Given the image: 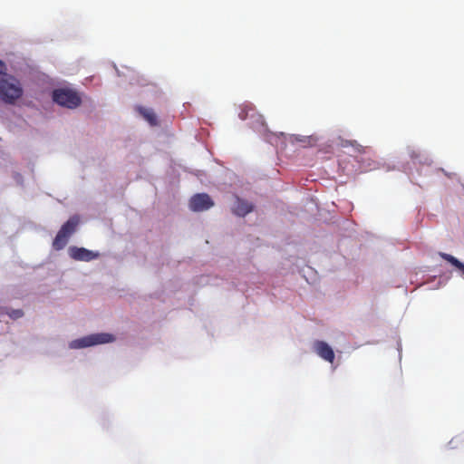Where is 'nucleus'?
I'll return each instance as SVG.
<instances>
[{
	"label": "nucleus",
	"mask_w": 464,
	"mask_h": 464,
	"mask_svg": "<svg viewBox=\"0 0 464 464\" xmlns=\"http://www.w3.org/2000/svg\"><path fill=\"white\" fill-rule=\"evenodd\" d=\"M24 90L15 77L6 72L0 75V99L7 104H14L23 96Z\"/></svg>",
	"instance_id": "f257e3e1"
},
{
	"label": "nucleus",
	"mask_w": 464,
	"mask_h": 464,
	"mask_svg": "<svg viewBox=\"0 0 464 464\" xmlns=\"http://www.w3.org/2000/svg\"><path fill=\"white\" fill-rule=\"evenodd\" d=\"M53 100L59 105L74 109L77 108L81 102L82 99L79 94L70 89H57L53 92Z\"/></svg>",
	"instance_id": "f03ea898"
},
{
	"label": "nucleus",
	"mask_w": 464,
	"mask_h": 464,
	"mask_svg": "<svg viewBox=\"0 0 464 464\" xmlns=\"http://www.w3.org/2000/svg\"><path fill=\"white\" fill-rule=\"evenodd\" d=\"M114 341V336L111 334H94L73 340L70 343V348L81 349L96 344L108 343Z\"/></svg>",
	"instance_id": "7ed1b4c3"
},
{
	"label": "nucleus",
	"mask_w": 464,
	"mask_h": 464,
	"mask_svg": "<svg viewBox=\"0 0 464 464\" xmlns=\"http://www.w3.org/2000/svg\"><path fill=\"white\" fill-rule=\"evenodd\" d=\"M213 206V200L206 193L196 194L189 200L190 209L196 212L208 210Z\"/></svg>",
	"instance_id": "20e7f679"
},
{
	"label": "nucleus",
	"mask_w": 464,
	"mask_h": 464,
	"mask_svg": "<svg viewBox=\"0 0 464 464\" xmlns=\"http://www.w3.org/2000/svg\"><path fill=\"white\" fill-rule=\"evenodd\" d=\"M69 256L73 260L89 262L99 257L98 252L84 247L71 246L68 250Z\"/></svg>",
	"instance_id": "39448f33"
},
{
	"label": "nucleus",
	"mask_w": 464,
	"mask_h": 464,
	"mask_svg": "<svg viewBox=\"0 0 464 464\" xmlns=\"http://www.w3.org/2000/svg\"><path fill=\"white\" fill-rule=\"evenodd\" d=\"M314 351L316 354L328 362H334V352L332 347L324 341H315L313 344Z\"/></svg>",
	"instance_id": "423d86ee"
},
{
	"label": "nucleus",
	"mask_w": 464,
	"mask_h": 464,
	"mask_svg": "<svg viewBox=\"0 0 464 464\" xmlns=\"http://www.w3.org/2000/svg\"><path fill=\"white\" fill-rule=\"evenodd\" d=\"M253 208L254 206L250 202L236 197V200L232 208V212L238 217H245L250 213Z\"/></svg>",
	"instance_id": "0eeeda50"
},
{
	"label": "nucleus",
	"mask_w": 464,
	"mask_h": 464,
	"mask_svg": "<svg viewBox=\"0 0 464 464\" xmlns=\"http://www.w3.org/2000/svg\"><path fill=\"white\" fill-rule=\"evenodd\" d=\"M79 223V217L72 216L62 226L59 231L70 237L76 231Z\"/></svg>",
	"instance_id": "6e6552de"
},
{
	"label": "nucleus",
	"mask_w": 464,
	"mask_h": 464,
	"mask_svg": "<svg viewBox=\"0 0 464 464\" xmlns=\"http://www.w3.org/2000/svg\"><path fill=\"white\" fill-rule=\"evenodd\" d=\"M138 111L151 126L158 124L157 116L151 109L139 107Z\"/></svg>",
	"instance_id": "1a4fd4ad"
},
{
	"label": "nucleus",
	"mask_w": 464,
	"mask_h": 464,
	"mask_svg": "<svg viewBox=\"0 0 464 464\" xmlns=\"http://www.w3.org/2000/svg\"><path fill=\"white\" fill-rule=\"evenodd\" d=\"M69 237L63 235V233L58 231L56 237L53 241V247L55 250H62L65 247L68 243Z\"/></svg>",
	"instance_id": "9d476101"
},
{
	"label": "nucleus",
	"mask_w": 464,
	"mask_h": 464,
	"mask_svg": "<svg viewBox=\"0 0 464 464\" xmlns=\"http://www.w3.org/2000/svg\"><path fill=\"white\" fill-rule=\"evenodd\" d=\"M440 256L449 263H450L452 266H454L456 268H458L459 271H461L462 275L464 276V264L460 262L459 259H457L455 256L447 254V253H440Z\"/></svg>",
	"instance_id": "9b49d317"
},
{
	"label": "nucleus",
	"mask_w": 464,
	"mask_h": 464,
	"mask_svg": "<svg viewBox=\"0 0 464 464\" xmlns=\"http://www.w3.org/2000/svg\"><path fill=\"white\" fill-rule=\"evenodd\" d=\"M340 145L343 148L352 146L354 150L359 153H364L366 150V148L359 144L356 140L341 139Z\"/></svg>",
	"instance_id": "f8f14e48"
},
{
	"label": "nucleus",
	"mask_w": 464,
	"mask_h": 464,
	"mask_svg": "<svg viewBox=\"0 0 464 464\" xmlns=\"http://www.w3.org/2000/svg\"><path fill=\"white\" fill-rule=\"evenodd\" d=\"M7 314L10 318L15 320L21 318L24 315V312L21 309H12Z\"/></svg>",
	"instance_id": "ddd939ff"
},
{
	"label": "nucleus",
	"mask_w": 464,
	"mask_h": 464,
	"mask_svg": "<svg viewBox=\"0 0 464 464\" xmlns=\"http://www.w3.org/2000/svg\"><path fill=\"white\" fill-rule=\"evenodd\" d=\"M5 71H6L5 63L0 60V75L5 73Z\"/></svg>",
	"instance_id": "4468645a"
}]
</instances>
